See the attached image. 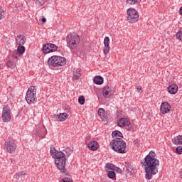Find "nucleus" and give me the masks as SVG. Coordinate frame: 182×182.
<instances>
[{"label": "nucleus", "instance_id": "10", "mask_svg": "<svg viewBox=\"0 0 182 182\" xmlns=\"http://www.w3.org/2000/svg\"><path fill=\"white\" fill-rule=\"evenodd\" d=\"M2 120L4 123L11 121V109L9 107H4L2 112Z\"/></svg>", "mask_w": 182, "mask_h": 182}, {"label": "nucleus", "instance_id": "6", "mask_svg": "<svg viewBox=\"0 0 182 182\" xmlns=\"http://www.w3.org/2000/svg\"><path fill=\"white\" fill-rule=\"evenodd\" d=\"M114 170L119 174H122V173H123V174H126V176H132V174L134 173L133 166L129 163H125V165L123 167V170L119 167H116Z\"/></svg>", "mask_w": 182, "mask_h": 182}, {"label": "nucleus", "instance_id": "29", "mask_svg": "<svg viewBox=\"0 0 182 182\" xmlns=\"http://www.w3.org/2000/svg\"><path fill=\"white\" fill-rule=\"evenodd\" d=\"M106 89H109V86L104 87L102 90V95L105 97H109V95L110 94L109 92L106 90Z\"/></svg>", "mask_w": 182, "mask_h": 182}, {"label": "nucleus", "instance_id": "8", "mask_svg": "<svg viewBox=\"0 0 182 182\" xmlns=\"http://www.w3.org/2000/svg\"><path fill=\"white\" fill-rule=\"evenodd\" d=\"M4 149L7 153H15L16 151V142L15 139H9L4 143Z\"/></svg>", "mask_w": 182, "mask_h": 182}, {"label": "nucleus", "instance_id": "13", "mask_svg": "<svg viewBox=\"0 0 182 182\" xmlns=\"http://www.w3.org/2000/svg\"><path fill=\"white\" fill-rule=\"evenodd\" d=\"M46 128H45V126L43 124H41L39 126V129L36 132L37 136H39L41 139H45L46 136Z\"/></svg>", "mask_w": 182, "mask_h": 182}, {"label": "nucleus", "instance_id": "24", "mask_svg": "<svg viewBox=\"0 0 182 182\" xmlns=\"http://www.w3.org/2000/svg\"><path fill=\"white\" fill-rule=\"evenodd\" d=\"M49 46H50V45H49V43H46V45H44L42 48V52L46 54L50 53V52H52V51H50V48Z\"/></svg>", "mask_w": 182, "mask_h": 182}, {"label": "nucleus", "instance_id": "5", "mask_svg": "<svg viewBox=\"0 0 182 182\" xmlns=\"http://www.w3.org/2000/svg\"><path fill=\"white\" fill-rule=\"evenodd\" d=\"M26 100L28 105H31V103H36V88H35V86H31L28 89Z\"/></svg>", "mask_w": 182, "mask_h": 182}, {"label": "nucleus", "instance_id": "32", "mask_svg": "<svg viewBox=\"0 0 182 182\" xmlns=\"http://www.w3.org/2000/svg\"><path fill=\"white\" fill-rule=\"evenodd\" d=\"M78 103H80V105H85V97L83 95L78 97Z\"/></svg>", "mask_w": 182, "mask_h": 182}, {"label": "nucleus", "instance_id": "19", "mask_svg": "<svg viewBox=\"0 0 182 182\" xmlns=\"http://www.w3.org/2000/svg\"><path fill=\"white\" fill-rule=\"evenodd\" d=\"M53 159H55V160L66 159V155L62 151H57L56 153L53 156Z\"/></svg>", "mask_w": 182, "mask_h": 182}, {"label": "nucleus", "instance_id": "2", "mask_svg": "<svg viewBox=\"0 0 182 182\" xmlns=\"http://www.w3.org/2000/svg\"><path fill=\"white\" fill-rule=\"evenodd\" d=\"M110 146L114 151L119 153V154L126 153V141L122 139V138L112 139L110 142Z\"/></svg>", "mask_w": 182, "mask_h": 182}, {"label": "nucleus", "instance_id": "30", "mask_svg": "<svg viewBox=\"0 0 182 182\" xmlns=\"http://www.w3.org/2000/svg\"><path fill=\"white\" fill-rule=\"evenodd\" d=\"M50 46V51L51 52H56L58 50V46L53 44V43H49Z\"/></svg>", "mask_w": 182, "mask_h": 182}, {"label": "nucleus", "instance_id": "17", "mask_svg": "<svg viewBox=\"0 0 182 182\" xmlns=\"http://www.w3.org/2000/svg\"><path fill=\"white\" fill-rule=\"evenodd\" d=\"M119 127H124V126H129L130 122L126 118H121L117 121Z\"/></svg>", "mask_w": 182, "mask_h": 182}, {"label": "nucleus", "instance_id": "40", "mask_svg": "<svg viewBox=\"0 0 182 182\" xmlns=\"http://www.w3.org/2000/svg\"><path fill=\"white\" fill-rule=\"evenodd\" d=\"M107 166H108V168L110 170H114L116 168L113 164H107Z\"/></svg>", "mask_w": 182, "mask_h": 182}, {"label": "nucleus", "instance_id": "25", "mask_svg": "<svg viewBox=\"0 0 182 182\" xmlns=\"http://www.w3.org/2000/svg\"><path fill=\"white\" fill-rule=\"evenodd\" d=\"M98 116L102 119V120H105L106 119V114H105V109L100 108L98 109Z\"/></svg>", "mask_w": 182, "mask_h": 182}, {"label": "nucleus", "instance_id": "23", "mask_svg": "<svg viewBox=\"0 0 182 182\" xmlns=\"http://www.w3.org/2000/svg\"><path fill=\"white\" fill-rule=\"evenodd\" d=\"M112 137H115V139H123V134L120 132L119 131H114L112 134Z\"/></svg>", "mask_w": 182, "mask_h": 182}, {"label": "nucleus", "instance_id": "33", "mask_svg": "<svg viewBox=\"0 0 182 182\" xmlns=\"http://www.w3.org/2000/svg\"><path fill=\"white\" fill-rule=\"evenodd\" d=\"M57 151H56V149H55V147L52 146L50 148V155L52 156V157H53V156H55V154Z\"/></svg>", "mask_w": 182, "mask_h": 182}, {"label": "nucleus", "instance_id": "11", "mask_svg": "<svg viewBox=\"0 0 182 182\" xmlns=\"http://www.w3.org/2000/svg\"><path fill=\"white\" fill-rule=\"evenodd\" d=\"M104 49H103V52H104V55L106 56V55L109 54V52H110V39L109 38V37H105L104 39Z\"/></svg>", "mask_w": 182, "mask_h": 182}, {"label": "nucleus", "instance_id": "4", "mask_svg": "<svg viewBox=\"0 0 182 182\" xmlns=\"http://www.w3.org/2000/svg\"><path fill=\"white\" fill-rule=\"evenodd\" d=\"M48 64L49 66H53L54 68L65 66V65H66V58L61 56L53 55L48 59Z\"/></svg>", "mask_w": 182, "mask_h": 182}, {"label": "nucleus", "instance_id": "35", "mask_svg": "<svg viewBox=\"0 0 182 182\" xmlns=\"http://www.w3.org/2000/svg\"><path fill=\"white\" fill-rule=\"evenodd\" d=\"M11 55L14 59H18V50H14L11 52Z\"/></svg>", "mask_w": 182, "mask_h": 182}, {"label": "nucleus", "instance_id": "28", "mask_svg": "<svg viewBox=\"0 0 182 182\" xmlns=\"http://www.w3.org/2000/svg\"><path fill=\"white\" fill-rule=\"evenodd\" d=\"M107 176L109 178L113 180L114 178H116V173L114 171H109L107 173Z\"/></svg>", "mask_w": 182, "mask_h": 182}, {"label": "nucleus", "instance_id": "9", "mask_svg": "<svg viewBox=\"0 0 182 182\" xmlns=\"http://www.w3.org/2000/svg\"><path fill=\"white\" fill-rule=\"evenodd\" d=\"M55 164L58 168V170H59V171H60V173H64L65 174H66L67 173V170H66V158H63V159H55Z\"/></svg>", "mask_w": 182, "mask_h": 182}, {"label": "nucleus", "instance_id": "26", "mask_svg": "<svg viewBox=\"0 0 182 182\" xmlns=\"http://www.w3.org/2000/svg\"><path fill=\"white\" fill-rule=\"evenodd\" d=\"M16 176L18 180H19V178H25V176H26V171H23L17 172L16 173Z\"/></svg>", "mask_w": 182, "mask_h": 182}, {"label": "nucleus", "instance_id": "37", "mask_svg": "<svg viewBox=\"0 0 182 182\" xmlns=\"http://www.w3.org/2000/svg\"><path fill=\"white\" fill-rule=\"evenodd\" d=\"M36 4H37V5H45V0H36Z\"/></svg>", "mask_w": 182, "mask_h": 182}, {"label": "nucleus", "instance_id": "18", "mask_svg": "<svg viewBox=\"0 0 182 182\" xmlns=\"http://www.w3.org/2000/svg\"><path fill=\"white\" fill-rule=\"evenodd\" d=\"M88 149H90V150H92V151H96L97 149H99V143L96 141L89 142Z\"/></svg>", "mask_w": 182, "mask_h": 182}, {"label": "nucleus", "instance_id": "42", "mask_svg": "<svg viewBox=\"0 0 182 182\" xmlns=\"http://www.w3.org/2000/svg\"><path fill=\"white\" fill-rule=\"evenodd\" d=\"M106 91L109 92L110 95H112V93H113V91L112 90V88H110V87H108V89H106Z\"/></svg>", "mask_w": 182, "mask_h": 182}, {"label": "nucleus", "instance_id": "1", "mask_svg": "<svg viewBox=\"0 0 182 182\" xmlns=\"http://www.w3.org/2000/svg\"><path fill=\"white\" fill-rule=\"evenodd\" d=\"M143 166L145 170V178L146 180H151L153 176L159 173V166H160V161L156 157V152L150 151L149 154L146 156L144 159Z\"/></svg>", "mask_w": 182, "mask_h": 182}, {"label": "nucleus", "instance_id": "22", "mask_svg": "<svg viewBox=\"0 0 182 182\" xmlns=\"http://www.w3.org/2000/svg\"><path fill=\"white\" fill-rule=\"evenodd\" d=\"M173 144H182V136L178 135L172 139Z\"/></svg>", "mask_w": 182, "mask_h": 182}, {"label": "nucleus", "instance_id": "47", "mask_svg": "<svg viewBox=\"0 0 182 182\" xmlns=\"http://www.w3.org/2000/svg\"><path fill=\"white\" fill-rule=\"evenodd\" d=\"M134 144H136V143H139V141L138 140H135V141H134Z\"/></svg>", "mask_w": 182, "mask_h": 182}, {"label": "nucleus", "instance_id": "16", "mask_svg": "<svg viewBox=\"0 0 182 182\" xmlns=\"http://www.w3.org/2000/svg\"><path fill=\"white\" fill-rule=\"evenodd\" d=\"M168 92L171 95H176L178 92V86L177 85L173 84L168 87Z\"/></svg>", "mask_w": 182, "mask_h": 182}, {"label": "nucleus", "instance_id": "38", "mask_svg": "<svg viewBox=\"0 0 182 182\" xmlns=\"http://www.w3.org/2000/svg\"><path fill=\"white\" fill-rule=\"evenodd\" d=\"M176 38L179 39V41H182V31H179L176 33Z\"/></svg>", "mask_w": 182, "mask_h": 182}, {"label": "nucleus", "instance_id": "34", "mask_svg": "<svg viewBox=\"0 0 182 182\" xmlns=\"http://www.w3.org/2000/svg\"><path fill=\"white\" fill-rule=\"evenodd\" d=\"M5 18V11L2 9V8L0 6V21L1 19H4Z\"/></svg>", "mask_w": 182, "mask_h": 182}, {"label": "nucleus", "instance_id": "15", "mask_svg": "<svg viewBox=\"0 0 182 182\" xmlns=\"http://www.w3.org/2000/svg\"><path fill=\"white\" fill-rule=\"evenodd\" d=\"M16 42L18 46L25 45V43H26V37L22 34H20L16 38Z\"/></svg>", "mask_w": 182, "mask_h": 182}, {"label": "nucleus", "instance_id": "46", "mask_svg": "<svg viewBox=\"0 0 182 182\" xmlns=\"http://www.w3.org/2000/svg\"><path fill=\"white\" fill-rule=\"evenodd\" d=\"M179 15H182V6L179 9Z\"/></svg>", "mask_w": 182, "mask_h": 182}, {"label": "nucleus", "instance_id": "27", "mask_svg": "<svg viewBox=\"0 0 182 182\" xmlns=\"http://www.w3.org/2000/svg\"><path fill=\"white\" fill-rule=\"evenodd\" d=\"M17 52L19 55H23V53H25V46H18L17 48Z\"/></svg>", "mask_w": 182, "mask_h": 182}, {"label": "nucleus", "instance_id": "7", "mask_svg": "<svg viewBox=\"0 0 182 182\" xmlns=\"http://www.w3.org/2000/svg\"><path fill=\"white\" fill-rule=\"evenodd\" d=\"M128 15L127 21L130 23H134L139 21V12L134 9H129L127 11Z\"/></svg>", "mask_w": 182, "mask_h": 182}, {"label": "nucleus", "instance_id": "12", "mask_svg": "<svg viewBox=\"0 0 182 182\" xmlns=\"http://www.w3.org/2000/svg\"><path fill=\"white\" fill-rule=\"evenodd\" d=\"M171 109V106L167 102H163L161 105V112L162 113V114H166V113H168Z\"/></svg>", "mask_w": 182, "mask_h": 182}, {"label": "nucleus", "instance_id": "39", "mask_svg": "<svg viewBox=\"0 0 182 182\" xmlns=\"http://www.w3.org/2000/svg\"><path fill=\"white\" fill-rule=\"evenodd\" d=\"M176 150L177 154H182V146H178Z\"/></svg>", "mask_w": 182, "mask_h": 182}, {"label": "nucleus", "instance_id": "31", "mask_svg": "<svg viewBox=\"0 0 182 182\" xmlns=\"http://www.w3.org/2000/svg\"><path fill=\"white\" fill-rule=\"evenodd\" d=\"M6 65L8 68H10L11 69H15V66H16L15 65V63H14V61H12V60H9L7 62Z\"/></svg>", "mask_w": 182, "mask_h": 182}, {"label": "nucleus", "instance_id": "14", "mask_svg": "<svg viewBox=\"0 0 182 182\" xmlns=\"http://www.w3.org/2000/svg\"><path fill=\"white\" fill-rule=\"evenodd\" d=\"M53 117L57 122H65L69 117V114L66 112L60 113L59 114H54Z\"/></svg>", "mask_w": 182, "mask_h": 182}, {"label": "nucleus", "instance_id": "20", "mask_svg": "<svg viewBox=\"0 0 182 182\" xmlns=\"http://www.w3.org/2000/svg\"><path fill=\"white\" fill-rule=\"evenodd\" d=\"M73 80H77L79 79V77H80V76H82V74L80 73V69L77 68L75 69L73 71Z\"/></svg>", "mask_w": 182, "mask_h": 182}, {"label": "nucleus", "instance_id": "43", "mask_svg": "<svg viewBox=\"0 0 182 182\" xmlns=\"http://www.w3.org/2000/svg\"><path fill=\"white\" fill-rule=\"evenodd\" d=\"M136 90H137L138 93H140V92H143V91L141 90V86H139V87L136 88Z\"/></svg>", "mask_w": 182, "mask_h": 182}, {"label": "nucleus", "instance_id": "45", "mask_svg": "<svg viewBox=\"0 0 182 182\" xmlns=\"http://www.w3.org/2000/svg\"><path fill=\"white\" fill-rule=\"evenodd\" d=\"M41 21L43 22V23H45L46 22V18L43 17Z\"/></svg>", "mask_w": 182, "mask_h": 182}, {"label": "nucleus", "instance_id": "3", "mask_svg": "<svg viewBox=\"0 0 182 182\" xmlns=\"http://www.w3.org/2000/svg\"><path fill=\"white\" fill-rule=\"evenodd\" d=\"M67 46L70 48V49H75V48H77V45H79V42L80 41V38L79 35L73 33H70L67 36Z\"/></svg>", "mask_w": 182, "mask_h": 182}, {"label": "nucleus", "instance_id": "36", "mask_svg": "<svg viewBox=\"0 0 182 182\" xmlns=\"http://www.w3.org/2000/svg\"><path fill=\"white\" fill-rule=\"evenodd\" d=\"M127 4H129L130 5H135V4H137L139 2V0H127Z\"/></svg>", "mask_w": 182, "mask_h": 182}, {"label": "nucleus", "instance_id": "21", "mask_svg": "<svg viewBox=\"0 0 182 182\" xmlns=\"http://www.w3.org/2000/svg\"><path fill=\"white\" fill-rule=\"evenodd\" d=\"M103 82L104 80L100 75H97L94 78V83H95V85H103Z\"/></svg>", "mask_w": 182, "mask_h": 182}, {"label": "nucleus", "instance_id": "44", "mask_svg": "<svg viewBox=\"0 0 182 182\" xmlns=\"http://www.w3.org/2000/svg\"><path fill=\"white\" fill-rule=\"evenodd\" d=\"M10 161L13 166L15 164V161L12 159V158L10 159Z\"/></svg>", "mask_w": 182, "mask_h": 182}, {"label": "nucleus", "instance_id": "41", "mask_svg": "<svg viewBox=\"0 0 182 182\" xmlns=\"http://www.w3.org/2000/svg\"><path fill=\"white\" fill-rule=\"evenodd\" d=\"M61 182H72V180H70L69 178H65L61 180Z\"/></svg>", "mask_w": 182, "mask_h": 182}]
</instances>
